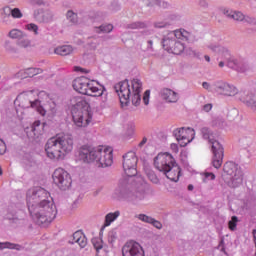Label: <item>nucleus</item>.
Here are the masks:
<instances>
[{
	"label": "nucleus",
	"mask_w": 256,
	"mask_h": 256,
	"mask_svg": "<svg viewBox=\"0 0 256 256\" xmlns=\"http://www.w3.org/2000/svg\"><path fill=\"white\" fill-rule=\"evenodd\" d=\"M26 201L30 217L37 225L47 227L57 217V206L53 199L49 200V192L44 188L28 190Z\"/></svg>",
	"instance_id": "1"
},
{
	"label": "nucleus",
	"mask_w": 256,
	"mask_h": 256,
	"mask_svg": "<svg viewBox=\"0 0 256 256\" xmlns=\"http://www.w3.org/2000/svg\"><path fill=\"white\" fill-rule=\"evenodd\" d=\"M143 83L141 80L135 78L129 85V79H125L114 86L116 93L120 99L121 106L127 107L129 102L132 101V105L138 107L141 104V89Z\"/></svg>",
	"instance_id": "2"
},
{
	"label": "nucleus",
	"mask_w": 256,
	"mask_h": 256,
	"mask_svg": "<svg viewBox=\"0 0 256 256\" xmlns=\"http://www.w3.org/2000/svg\"><path fill=\"white\" fill-rule=\"evenodd\" d=\"M45 151L49 159L63 160L73 151V136L71 134H59L48 139Z\"/></svg>",
	"instance_id": "3"
},
{
	"label": "nucleus",
	"mask_w": 256,
	"mask_h": 256,
	"mask_svg": "<svg viewBox=\"0 0 256 256\" xmlns=\"http://www.w3.org/2000/svg\"><path fill=\"white\" fill-rule=\"evenodd\" d=\"M79 159L84 163L96 162L98 167H111L113 165V150L84 145L80 148Z\"/></svg>",
	"instance_id": "4"
},
{
	"label": "nucleus",
	"mask_w": 256,
	"mask_h": 256,
	"mask_svg": "<svg viewBox=\"0 0 256 256\" xmlns=\"http://www.w3.org/2000/svg\"><path fill=\"white\" fill-rule=\"evenodd\" d=\"M72 119L76 127H87L93 119L89 102L83 97L75 96L71 99Z\"/></svg>",
	"instance_id": "5"
},
{
	"label": "nucleus",
	"mask_w": 256,
	"mask_h": 256,
	"mask_svg": "<svg viewBox=\"0 0 256 256\" xmlns=\"http://www.w3.org/2000/svg\"><path fill=\"white\" fill-rule=\"evenodd\" d=\"M154 167L164 173L167 179L177 183L179 177H181V168L175 162V158L169 153L158 154L154 158Z\"/></svg>",
	"instance_id": "6"
},
{
	"label": "nucleus",
	"mask_w": 256,
	"mask_h": 256,
	"mask_svg": "<svg viewBox=\"0 0 256 256\" xmlns=\"http://www.w3.org/2000/svg\"><path fill=\"white\" fill-rule=\"evenodd\" d=\"M202 139L208 141L212 145V167L215 169H221L223 165V158L225 157V149L223 145L217 141V134L211 130V128L204 126L200 129Z\"/></svg>",
	"instance_id": "7"
},
{
	"label": "nucleus",
	"mask_w": 256,
	"mask_h": 256,
	"mask_svg": "<svg viewBox=\"0 0 256 256\" xmlns=\"http://www.w3.org/2000/svg\"><path fill=\"white\" fill-rule=\"evenodd\" d=\"M222 180L228 187L236 189V187H241L243 185V170L235 162H226L223 165Z\"/></svg>",
	"instance_id": "8"
},
{
	"label": "nucleus",
	"mask_w": 256,
	"mask_h": 256,
	"mask_svg": "<svg viewBox=\"0 0 256 256\" xmlns=\"http://www.w3.org/2000/svg\"><path fill=\"white\" fill-rule=\"evenodd\" d=\"M72 87L81 95H88L89 97H103L107 93L105 86H100L101 88L95 87L89 83V79L85 76L76 78L73 81Z\"/></svg>",
	"instance_id": "9"
},
{
	"label": "nucleus",
	"mask_w": 256,
	"mask_h": 256,
	"mask_svg": "<svg viewBox=\"0 0 256 256\" xmlns=\"http://www.w3.org/2000/svg\"><path fill=\"white\" fill-rule=\"evenodd\" d=\"M207 48L210 49V51H212L213 53H218V59H224L230 69H234L235 71H237L239 60H235L231 57V52H229V49L227 47L221 46V44L217 42H213L208 44Z\"/></svg>",
	"instance_id": "10"
},
{
	"label": "nucleus",
	"mask_w": 256,
	"mask_h": 256,
	"mask_svg": "<svg viewBox=\"0 0 256 256\" xmlns=\"http://www.w3.org/2000/svg\"><path fill=\"white\" fill-rule=\"evenodd\" d=\"M134 181L137 185V190L135 192L131 191L128 201H130V203H139V201H143V199L147 197L149 185H147V182H145L142 176H137Z\"/></svg>",
	"instance_id": "11"
},
{
	"label": "nucleus",
	"mask_w": 256,
	"mask_h": 256,
	"mask_svg": "<svg viewBox=\"0 0 256 256\" xmlns=\"http://www.w3.org/2000/svg\"><path fill=\"white\" fill-rule=\"evenodd\" d=\"M131 197V184L126 179H121L112 193V199L115 201H129Z\"/></svg>",
	"instance_id": "12"
},
{
	"label": "nucleus",
	"mask_w": 256,
	"mask_h": 256,
	"mask_svg": "<svg viewBox=\"0 0 256 256\" xmlns=\"http://www.w3.org/2000/svg\"><path fill=\"white\" fill-rule=\"evenodd\" d=\"M52 179L61 191H67L71 187V176L63 168L56 169L52 175Z\"/></svg>",
	"instance_id": "13"
},
{
	"label": "nucleus",
	"mask_w": 256,
	"mask_h": 256,
	"mask_svg": "<svg viewBox=\"0 0 256 256\" xmlns=\"http://www.w3.org/2000/svg\"><path fill=\"white\" fill-rule=\"evenodd\" d=\"M123 169L127 177L137 175V155L135 152H128L123 156Z\"/></svg>",
	"instance_id": "14"
},
{
	"label": "nucleus",
	"mask_w": 256,
	"mask_h": 256,
	"mask_svg": "<svg viewBox=\"0 0 256 256\" xmlns=\"http://www.w3.org/2000/svg\"><path fill=\"white\" fill-rule=\"evenodd\" d=\"M214 87L216 93H219V95H224L225 97H235L236 95L237 99L240 93L237 87L223 81L215 82Z\"/></svg>",
	"instance_id": "15"
},
{
	"label": "nucleus",
	"mask_w": 256,
	"mask_h": 256,
	"mask_svg": "<svg viewBox=\"0 0 256 256\" xmlns=\"http://www.w3.org/2000/svg\"><path fill=\"white\" fill-rule=\"evenodd\" d=\"M122 255L123 256H145V251H143V247H141L140 243L135 241L126 242L122 247Z\"/></svg>",
	"instance_id": "16"
},
{
	"label": "nucleus",
	"mask_w": 256,
	"mask_h": 256,
	"mask_svg": "<svg viewBox=\"0 0 256 256\" xmlns=\"http://www.w3.org/2000/svg\"><path fill=\"white\" fill-rule=\"evenodd\" d=\"M237 99L247 107H251L253 111H256V92H239Z\"/></svg>",
	"instance_id": "17"
},
{
	"label": "nucleus",
	"mask_w": 256,
	"mask_h": 256,
	"mask_svg": "<svg viewBox=\"0 0 256 256\" xmlns=\"http://www.w3.org/2000/svg\"><path fill=\"white\" fill-rule=\"evenodd\" d=\"M187 131H191V128L185 129V127L177 128L173 131V136L178 141L180 147H187L191 140H189V136H187Z\"/></svg>",
	"instance_id": "18"
},
{
	"label": "nucleus",
	"mask_w": 256,
	"mask_h": 256,
	"mask_svg": "<svg viewBox=\"0 0 256 256\" xmlns=\"http://www.w3.org/2000/svg\"><path fill=\"white\" fill-rule=\"evenodd\" d=\"M147 27H148L147 22H141V21L132 22L126 25L127 29H132V30L143 29V31L140 32L142 37H149V35H153L154 33L153 30L148 29Z\"/></svg>",
	"instance_id": "19"
},
{
	"label": "nucleus",
	"mask_w": 256,
	"mask_h": 256,
	"mask_svg": "<svg viewBox=\"0 0 256 256\" xmlns=\"http://www.w3.org/2000/svg\"><path fill=\"white\" fill-rule=\"evenodd\" d=\"M160 95L162 99H164V101H166L167 103H177V101L179 100L176 92L169 88L162 89Z\"/></svg>",
	"instance_id": "20"
},
{
	"label": "nucleus",
	"mask_w": 256,
	"mask_h": 256,
	"mask_svg": "<svg viewBox=\"0 0 256 256\" xmlns=\"http://www.w3.org/2000/svg\"><path fill=\"white\" fill-rule=\"evenodd\" d=\"M177 40L175 39V35L168 33L164 38L162 39V47L165 49V51H171L173 49V46Z\"/></svg>",
	"instance_id": "21"
},
{
	"label": "nucleus",
	"mask_w": 256,
	"mask_h": 256,
	"mask_svg": "<svg viewBox=\"0 0 256 256\" xmlns=\"http://www.w3.org/2000/svg\"><path fill=\"white\" fill-rule=\"evenodd\" d=\"M73 241H69V243H78V245L81 247V249L87 247V237H85L83 235V232L81 231H76L74 234H73Z\"/></svg>",
	"instance_id": "22"
},
{
	"label": "nucleus",
	"mask_w": 256,
	"mask_h": 256,
	"mask_svg": "<svg viewBox=\"0 0 256 256\" xmlns=\"http://www.w3.org/2000/svg\"><path fill=\"white\" fill-rule=\"evenodd\" d=\"M121 215L119 210L115 212H110L105 216L104 226L101 228V231L105 229V227H109L113 223V221H117V218Z\"/></svg>",
	"instance_id": "23"
},
{
	"label": "nucleus",
	"mask_w": 256,
	"mask_h": 256,
	"mask_svg": "<svg viewBox=\"0 0 256 256\" xmlns=\"http://www.w3.org/2000/svg\"><path fill=\"white\" fill-rule=\"evenodd\" d=\"M54 52L56 53V55L67 57V55H71V53H73V47L71 45L60 46L57 47Z\"/></svg>",
	"instance_id": "24"
},
{
	"label": "nucleus",
	"mask_w": 256,
	"mask_h": 256,
	"mask_svg": "<svg viewBox=\"0 0 256 256\" xmlns=\"http://www.w3.org/2000/svg\"><path fill=\"white\" fill-rule=\"evenodd\" d=\"M0 249H14L15 251H23V249H25V246L11 242H2L0 243Z\"/></svg>",
	"instance_id": "25"
},
{
	"label": "nucleus",
	"mask_w": 256,
	"mask_h": 256,
	"mask_svg": "<svg viewBox=\"0 0 256 256\" xmlns=\"http://www.w3.org/2000/svg\"><path fill=\"white\" fill-rule=\"evenodd\" d=\"M185 51V44L177 41L174 43V46L170 49L168 53H173L174 55H181Z\"/></svg>",
	"instance_id": "26"
},
{
	"label": "nucleus",
	"mask_w": 256,
	"mask_h": 256,
	"mask_svg": "<svg viewBox=\"0 0 256 256\" xmlns=\"http://www.w3.org/2000/svg\"><path fill=\"white\" fill-rule=\"evenodd\" d=\"M53 17H55V15L53 14V11L47 9L44 10L42 12V19H40V23H51V21H53Z\"/></svg>",
	"instance_id": "27"
},
{
	"label": "nucleus",
	"mask_w": 256,
	"mask_h": 256,
	"mask_svg": "<svg viewBox=\"0 0 256 256\" xmlns=\"http://www.w3.org/2000/svg\"><path fill=\"white\" fill-rule=\"evenodd\" d=\"M113 26L111 24H102L99 27H94V33H111Z\"/></svg>",
	"instance_id": "28"
},
{
	"label": "nucleus",
	"mask_w": 256,
	"mask_h": 256,
	"mask_svg": "<svg viewBox=\"0 0 256 256\" xmlns=\"http://www.w3.org/2000/svg\"><path fill=\"white\" fill-rule=\"evenodd\" d=\"M170 35H174V39L177 41V39H181L182 37H184V39H186V41H189V36L187 31L185 30H174L169 32Z\"/></svg>",
	"instance_id": "29"
},
{
	"label": "nucleus",
	"mask_w": 256,
	"mask_h": 256,
	"mask_svg": "<svg viewBox=\"0 0 256 256\" xmlns=\"http://www.w3.org/2000/svg\"><path fill=\"white\" fill-rule=\"evenodd\" d=\"M30 107H32V109H36V111H38V113H40V115H45L46 111L45 108H43V106H41V101L39 100H35V101H30Z\"/></svg>",
	"instance_id": "30"
},
{
	"label": "nucleus",
	"mask_w": 256,
	"mask_h": 256,
	"mask_svg": "<svg viewBox=\"0 0 256 256\" xmlns=\"http://www.w3.org/2000/svg\"><path fill=\"white\" fill-rule=\"evenodd\" d=\"M6 219L12 223V225L21 226L25 225V220L19 219L17 216H11L10 214H7Z\"/></svg>",
	"instance_id": "31"
},
{
	"label": "nucleus",
	"mask_w": 256,
	"mask_h": 256,
	"mask_svg": "<svg viewBox=\"0 0 256 256\" xmlns=\"http://www.w3.org/2000/svg\"><path fill=\"white\" fill-rule=\"evenodd\" d=\"M66 19H68V21H70V23H72L73 25H77V22H78L77 13L73 12V10L67 11Z\"/></svg>",
	"instance_id": "32"
},
{
	"label": "nucleus",
	"mask_w": 256,
	"mask_h": 256,
	"mask_svg": "<svg viewBox=\"0 0 256 256\" xmlns=\"http://www.w3.org/2000/svg\"><path fill=\"white\" fill-rule=\"evenodd\" d=\"M8 35L11 39H23L25 37V34L19 29L11 30Z\"/></svg>",
	"instance_id": "33"
},
{
	"label": "nucleus",
	"mask_w": 256,
	"mask_h": 256,
	"mask_svg": "<svg viewBox=\"0 0 256 256\" xmlns=\"http://www.w3.org/2000/svg\"><path fill=\"white\" fill-rule=\"evenodd\" d=\"M184 52L189 57H194L195 59H201V52L193 50V48H184Z\"/></svg>",
	"instance_id": "34"
},
{
	"label": "nucleus",
	"mask_w": 256,
	"mask_h": 256,
	"mask_svg": "<svg viewBox=\"0 0 256 256\" xmlns=\"http://www.w3.org/2000/svg\"><path fill=\"white\" fill-rule=\"evenodd\" d=\"M249 69H251V65H249V63L238 61L236 71H239L240 73H245V71H249Z\"/></svg>",
	"instance_id": "35"
},
{
	"label": "nucleus",
	"mask_w": 256,
	"mask_h": 256,
	"mask_svg": "<svg viewBox=\"0 0 256 256\" xmlns=\"http://www.w3.org/2000/svg\"><path fill=\"white\" fill-rule=\"evenodd\" d=\"M4 48L7 53H17V48L9 40L5 41Z\"/></svg>",
	"instance_id": "36"
},
{
	"label": "nucleus",
	"mask_w": 256,
	"mask_h": 256,
	"mask_svg": "<svg viewBox=\"0 0 256 256\" xmlns=\"http://www.w3.org/2000/svg\"><path fill=\"white\" fill-rule=\"evenodd\" d=\"M25 73L28 75V77H35V75L43 73V70L41 68H28L26 69Z\"/></svg>",
	"instance_id": "37"
},
{
	"label": "nucleus",
	"mask_w": 256,
	"mask_h": 256,
	"mask_svg": "<svg viewBox=\"0 0 256 256\" xmlns=\"http://www.w3.org/2000/svg\"><path fill=\"white\" fill-rule=\"evenodd\" d=\"M230 19H233V21L241 22L245 19V14L240 11H234L232 12V17Z\"/></svg>",
	"instance_id": "38"
},
{
	"label": "nucleus",
	"mask_w": 256,
	"mask_h": 256,
	"mask_svg": "<svg viewBox=\"0 0 256 256\" xmlns=\"http://www.w3.org/2000/svg\"><path fill=\"white\" fill-rule=\"evenodd\" d=\"M135 219H139V221L149 224L153 221V217L147 216L146 214H136Z\"/></svg>",
	"instance_id": "39"
},
{
	"label": "nucleus",
	"mask_w": 256,
	"mask_h": 256,
	"mask_svg": "<svg viewBox=\"0 0 256 256\" xmlns=\"http://www.w3.org/2000/svg\"><path fill=\"white\" fill-rule=\"evenodd\" d=\"M228 119L230 121H235L237 117H239V110L237 108H232L227 115Z\"/></svg>",
	"instance_id": "40"
},
{
	"label": "nucleus",
	"mask_w": 256,
	"mask_h": 256,
	"mask_svg": "<svg viewBox=\"0 0 256 256\" xmlns=\"http://www.w3.org/2000/svg\"><path fill=\"white\" fill-rule=\"evenodd\" d=\"M238 222L239 218H237V216H232L231 220L228 222V227L230 231H235V229H237Z\"/></svg>",
	"instance_id": "41"
},
{
	"label": "nucleus",
	"mask_w": 256,
	"mask_h": 256,
	"mask_svg": "<svg viewBox=\"0 0 256 256\" xmlns=\"http://www.w3.org/2000/svg\"><path fill=\"white\" fill-rule=\"evenodd\" d=\"M225 125V119L217 117L212 120V127H223Z\"/></svg>",
	"instance_id": "42"
},
{
	"label": "nucleus",
	"mask_w": 256,
	"mask_h": 256,
	"mask_svg": "<svg viewBox=\"0 0 256 256\" xmlns=\"http://www.w3.org/2000/svg\"><path fill=\"white\" fill-rule=\"evenodd\" d=\"M41 127V121H35L31 126V131L34 134V137L39 135V128Z\"/></svg>",
	"instance_id": "43"
},
{
	"label": "nucleus",
	"mask_w": 256,
	"mask_h": 256,
	"mask_svg": "<svg viewBox=\"0 0 256 256\" xmlns=\"http://www.w3.org/2000/svg\"><path fill=\"white\" fill-rule=\"evenodd\" d=\"M10 13L14 19H21V17H23V13H21L19 8L11 9Z\"/></svg>",
	"instance_id": "44"
},
{
	"label": "nucleus",
	"mask_w": 256,
	"mask_h": 256,
	"mask_svg": "<svg viewBox=\"0 0 256 256\" xmlns=\"http://www.w3.org/2000/svg\"><path fill=\"white\" fill-rule=\"evenodd\" d=\"M41 15H43V8L34 10L33 17L35 20L38 21V23H41V19H42Z\"/></svg>",
	"instance_id": "45"
},
{
	"label": "nucleus",
	"mask_w": 256,
	"mask_h": 256,
	"mask_svg": "<svg viewBox=\"0 0 256 256\" xmlns=\"http://www.w3.org/2000/svg\"><path fill=\"white\" fill-rule=\"evenodd\" d=\"M147 177L148 179L152 182V183H159V178L157 177V175H155V172L153 171H148L147 172Z\"/></svg>",
	"instance_id": "46"
},
{
	"label": "nucleus",
	"mask_w": 256,
	"mask_h": 256,
	"mask_svg": "<svg viewBox=\"0 0 256 256\" xmlns=\"http://www.w3.org/2000/svg\"><path fill=\"white\" fill-rule=\"evenodd\" d=\"M26 29H28V31H33V33L35 35H39V26H37V24L31 23V24H27L26 25Z\"/></svg>",
	"instance_id": "47"
},
{
	"label": "nucleus",
	"mask_w": 256,
	"mask_h": 256,
	"mask_svg": "<svg viewBox=\"0 0 256 256\" xmlns=\"http://www.w3.org/2000/svg\"><path fill=\"white\" fill-rule=\"evenodd\" d=\"M115 241H117V231L112 230L108 234V242L113 244Z\"/></svg>",
	"instance_id": "48"
},
{
	"label": "nucleus",
	"mask_w": 256,
	"mask_h": 256,
	"mask_svg": "<svg viewBox=\"0 0 256 256\" xmlns=\"http://www.w3.org/2000/svg\"><path fill=\"white\" fill-rule=\"evenodd\" d=\"M154 27L155 29H165V27H169V23L163 21L154 22Z\"/></svg>",
	"instance_id": "49"
},
{
	"label": "nucleus",
	"mask_w": 256,
	"mask_h": 256,
	"mask_svg": "<svg viewBox=\"0 0 256 256\" xmlns=\"http://www.w3.org/2000/svg\"><path fill=\"white\" fill-rule=\"evenodd\" d=\"M221 12L225 15V17H227V19H231V17L233 16V10L229 9V8H222Z\"/></svg>",
	"instance_id": "50"
},
{
	"label": "nucleus",
	"mask_w": 256,
	"mask_h": 256,
	"mask_svg": "<svg viewBox=\"0 0 256 256\" xmlns=\"http://www.w3.org/2000/svg\"><path fill=\"white\" fill-rule=\"evenodd\" d=\"M18 45H19L20 47H24V49H25V48L31 46V41H30L29 39H22V40H19V41H18Z\"/></svg>",
	"instance_id": "51"
},
{
	"label": "nucleus",
	"mask_w": 256,
	"mask_h": 256,
	"mask_svg": "<svg viewBox=\"0 0 256 256\" xmlns=\"http://www.w3.org/2000/svg\"><path fill=\"white\" fill-rule=\"evenodd\" d=\"M144 5H146V7H155V5H159V0H145Z\"/></svg>",
	"instance_id": "52"
},
{
	"label": "nucleus",
	"mask_w": 256,
	"mask_h": 256,
	"mask_svg": "<svg viewBox=\"0 0 256 256\" xmlns=\"http://www.w3.org/2000/svg\"><path fill=\"white\" fill-rule=\"evenodd\" d=\"M144 5H146V7H155V5H159V0H145Z\"/></svg>",
	"instance_id": "53"
},
{
	"label": "nucleus",
	"mask_w": 256,
	"mask_h": 256,
	"mask_svg": "<svg viewBox=\"0 0 256 256\" xmlns=\"http://www.w3.org/2000/svg\"><path fill=\"white\" fill-rule=\"evenodd\" d=\"M30 5L32 7H41L42 5H45V1H43V0H30Z\"/></svg>",
	"instance_id": "54"
},
{
	"label": "nucleus",
	"mask_w": 256,
	"mask_h": 256,
	"mask_svg": "<svg viewBox=\"0 0 256 256\" xmlns=\"http://www.w3.org/2000/svg\"><path fill=\"white\" fill-rule=\"evenodd\" d=\"M150 225H153L156 229H163V224L159 220H155V218H152Z\"/></svg>",
	"instance_id": "55"
},
{
	"label": "nucleus",
	"mask_w": 256,
	"mask_h": 256,
	"mask_svg": "<svg viewBox=\"0 0 256 256\" xmlns=\"http://www.w3.org/2000/svg\"><path fill=\"white\" fill-rule=\"evenodd\" d=\"M243 21L244 23H248L249 25H256V19L249 16L244 15Z\"/></svg>",
	"instance_id": "56"
},
{
	"label": "nucleus",
	"mask_w": 256,
	"mask_h": 256,
	"mask_svg": "<svg viewBox=\"0 0 256 256\" xmlns=\"http://www.w3.org/2000/svg\"><path fill=\"white\" fill-rule=\"evenodd\" d=\"M151 95V90H146L144 92V96H143V102H144V105H149V97Z\"/></svg>",
	"instance_id": "57"
},
{
	"label": "nucleus",
	"mask_w": 256,
	"mask_h": 256,
	"mask_svg": "<svg viewBox=\"0 0 256 256\" xmlns=\"http://www.w3.org/2000/svg\"><path fill=\"white\" fill-rule=\"evenodd\" d=\"M6 152H7V145L2 139H0V155H5Z\"/></svg>",
	"instance_id": "58"
},
{
	"label": "nucleus",
	"mask_w": 256,
	"mask_h": 256,
	"mask_svg": "<svg viewBox=\"0 0 256 256\" xmlns=\"http://www.w3.org/2000/svg\"><path fill=\"white\" fill-rule=\"evenodd\" d=\"M92 243H93L94 249H96V251H99V249H103V244H101V242H99V240L93 239Z\"/></svg>",
	"instance_id": "59"
},
{
	"label": "nucleus",
	"mask_w": 256,
	"mask_h": 256,
	"mask_svg": "<svg viewBox=\"0 0 256 256\" xmlns=\"http://www.w3.org/2000/svg\"><path fill=\"white\" fill-rule=\"evenodd\" d=\"M135 133V124H128L127 126V134L133 135Z\"/></svg>",
	"instance_id": "60"
},
{
	"label": "nucleus",
	"mask_w": 256,
	"mask_h": 256,
	"mask_svg": "<svg viewBox=\"0 0 256 256\" xmlns=\"http://www.w3.org/2000/svg\"><path fill=\"white\" fill-rule=\"evenodd\" d=\"M97 45H99L97 42H88L87 47L91 51H95V49H97Z\"/></svg>",
	"instance_id": "61"
},
{
	"label": "nucleus",
	"mask_w": 256,
	"mask_h": 256,
	"mask_svg": "<svg viewBox=\"0 0 256 256\" xmlns=\"http://www.w3.org/2000/svg\"><path fill=\"white\" fill-rule=\"evenodd\" d=\"M209 177H210L211 181H215V175L212 172H206L205 178L203 180L204 183H205V181H207V179H209Z\"/></svg>",
	"instance_id": "62"
},
{
	"label": "nucleus",
	"mask_w": 256,
	"mask_h": 256,
	"mask_svg": "<svg viewBox=\"0 0 256 256\" xmlns=\"http://www.w3.org/2000/svg\"><path fill=\"white\" fill-rule=\"evenodd\" d=\"M211 109H213V104H205L203 106V111H205V113H209V111H211Z\"/></svg>",
	"instance_id": "63"
},
{
	"label": "nucleus",
	"mask_w": 256,
	"mask_h": 256,
	"mask_svg": "<svg viewBox=\"0 0 256 256\" xmlns=\"http://www.w3.org/2000/svg\"><path fill=\"white\" fill-rule=\"evenodd\" d=\"M147 50L153 51V39L147 41Z\"/></svg>",
	"instance_id": "64"
}]
</instances>
